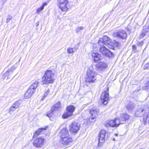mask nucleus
Returning a JSON list of instances; mask_svg holds the SVG:
<instances>
[{
    "label": "nucleus",
    "instance_id": "38",
    "mask_svg": "<svg viewBox=\"0 0 149 149\" xmlns=\"http://www.w3.org/2000/svg\"><path fill=\"white\" fill-rule=\"evenodd\" d=\"M49 93V90L48 89L47 91L44 93V95L45 96L47 97V96L48 95Z\"/></svg>",
    "mask_w": 149,
    "mask_h": 149
},
{
    "label": "nucleus",
    "instance_id": "34",
    "mask_svg": "<svg viewBox=\"0 0 149 149\" xmlns=\"http://www.w3.org/2000/svg\"><path fill=\"white\" fill-rule=\"evenodd\" d=\"M67 52L69 54H72L74 53V52L73 50V48H69L67 49Z\"/></svg>",
    "mask_w": 149,
    "mask_h": 149
},
{
    "label": "nucleus",
    "instance_id": "39",
    "mask_svg": "<svg viewBox=\"0 0 149 149\" xmlns=\"http://www.w3.org/2000/svg\"><path fill=\"white\" fill-rule=\"evenodd\" d=\"M145 89H149V81L148 82L146 85V86L145 87Z\"/></svg>",
    "mask_w": 149,
    "mask_h": 149
},
{
    "label": "nucleus",
    "instance_id": "29",
    "mask_svg": "<svg viewBox=\"0 0 149 149\" xmlns=\"http://www.w3.org/2000/svg\"><path fill=\"white\" fill-rule=\"evenodd\" d=\"M47 3L46 2H45L43 3L42 5L41 6L36 10V12L39 13V12L42 10L44 8L45 6H47Z\"/></svg>",
    "mask_w": 149,
    "mask_h": 149
},
{
    "label": "nucleus",
    "instance_id": "4",
    "mask_svg": "<svg viewBox=\"0 0 149 149\" xmlns=\"http://www.w3.org/2000/svg\"><path fill=\"white\" fill-rule=\"evenodd\" d=\"M58 3L59 8L63 12L67 11L70 8L67 0H58Z\"/></svg>",
    "mask_w": 149,
    "mask_h": 149
},
{
    "label": "nucleus",
    "instance_id": "17",
    "mask_svg": "<svg viewBox=\"0 0 149 149\" xmlns=\"http://www.w3.org/2000/svg\"><path fill=\"white\" fill-rule=\"evenodd\" d=\"M96 120L95 118L91 117L88 119L84 121V124L89 126L93 125Z\"/></svg>",
    "mask_w": 149,
    "mask_h": 149
},
{
    "label": "nucleus",
    "instance_id": "42",
    "mask_svg": "<svg viewBox=\"0 0 149 149\" xmlns=\"http://www.w3.org/2000/svg\"><path fill=\"white\" fill-rule=\"evenodd\" d=\"M46 96H45L44 95H43L42 96L41 100L42 101L43 100L45 99L46 98Z\"/></svg>",
    "mask_w": 149,
    "mask_h": 149
},
{
    "label": "nucleus",
    "instance_id": "5",
    "mask_svg": "<svg viewBox=\"0 0 149 149\" xmlns=\"http://www.w3.org/2000/svg\"><path fill=\"white\" fill-rule=\"evenodd\" d=\"M100 52L103 55L108 58H112L113 57V53L104 46L102 45L100 48Z\"/></svg>",
    "mask_w": 149,
    "mask_h": 149
},
{
    "label": "nucleus",
    "instance_id": "47",
    "mask_svg": "<svg viewBox=\"0 0 149 149\" xmlns=\"http://www.w3.org/2000/svg\"><path fill=\"white\" fill-rule=\"evenodd\" d=\"M20 60H21V58H20V59H19V62L20 61Z\"/></svg>",
    "mask_w": 149,
    "mask_h": 149
},
{
    "label": "nucleus",
    "instance_id": "19",
    "mask_svg": "<svg viewBox=\"0 0 149 149\" xmlns=\"http://www.w3.org/2000/svg\"><path fill=\"white\" fill-rule=\"evenodd\" d=\"M130 116L126 113H123L121 114L120 117L121 119V123H124L126 122L127 120H128L130 118Z\"/></svg>",
    "mask_w": 149,
    "mask_h": 149
},
{
    "label": "nucleus",
    "instance_id": "13",
    "mask_svg": "<svg viewBox=\"0 0 149 149\" xmlns=\"http://www.w3.org/2000/svg\"><path fill=\"white\" fill-rule=\"evenodd\" d=\"M97 63L95 67L97 70L102 71L105 69L107 66V64L104 62L101 61Z\"/></svg>",
    "mask_w": 149,
    "mask_h": 149
},
{
    "label": "nucleus",
    "instance_id": "16",
    "mask_svg": "<svg viewBox=\"0 0 149 149\" xmlns=\"http://www.w3.org/2000/svg\"><path fill=\"white\" fill-rule=\"evenodd\" d=\"M73 141L71 137L61 139V141L64 145H68Z\"/></svg>",
    "mask_w": 149,
    "mask_h": 149
},
{
    "label": "nucleus",
    "instance_id": "7",
    "mask_svg": "<svg viewBox=\"0 0 149 149\" xmlns=\"http://www.w3.org/2000/svg\"><path fill=\"white\" fill-rule=\"evenodd\" d=\"M109 89L107 88V91H104L103 92L100 98L102 104L104 105H106L108 103L109 98Z\"/></svg>",
    "mask_w": 149,
    "mask_h": 149
},
{
    "label": "nucleus",
    "instance_id": "21",
    "mask_svg": "<svg viewBox=\"0 0 149 149\" xmlns=\"http://www.w3.org/2000/svg\"><path fill=\"white\" fill-rule=\"evenodd\" d=\"M34 92L33 90L32 91L31 90L29 89L25 94L24 98L26 99L30 98Z\"/></svg>",
    "mask_w": 149,
    "mask_h": 149
},
{
    "label": "nucleus",
    "instance_id": "45",
    "mask_svg": "<svg viewBox=\"0 0 149 149\" xmlns=\"http://www.w3.org/2000/svg\"><path fill=\"white\" fill-rule=\"evenodd\" d=\"M115 135L116 136H117L118 135V134H115Z\"/></svg>",
    "mask_w": 149,
    "mask_h": 149
},
{
    "label": "nucleus",
    "instance_id": "3",
    "mask_svg": "<svg viewBox=\"0 0 149 149\" xmlns=\"http://www.w3.org/2000/svg\"><path fill=\"white\" fill-rule=\"evenodd\" d=\"M98 43L100 46L105 45L109 48L111 49L113 47L111 40L107 36H104L102 38H100Z\"/></svg>",
    "mask_w": 149,
    "mask_h": 149
},
{
    "label": "nucleus",
    "instance_id": "46",
    "mask_svg": "<svg viewBox=\"0 0 149 149\" xmlns=\"http://www.w3.org/2000/svg\"><path fill=\"white\" fill-rule=\"evenodd\" d=\"M113 141H115V139H114V138H113Z\"/></svg>",
    "mask_w": 149,
    "mask_h": 149
},
{
    "label": "nucleus",
    "instance_id": "41",
    "mask_svg": "<svg viewBox=\"0 0 149 149\" xmlns=\"http://www.w3.org/2000/svg\"><path fill=\"white\" fill-rule=\"evenodd\" d=\"M143 41H141L139 42L138 44V45L139 46L141 47L143 45Z\"/></svg>",
    "mask_w": 149,
    "mask_h": 149
},
{
    "label": "nucleus",
    "instance_id": "31",
    "mask_svg": "<svg viewBox=\"0 0 149 149\" xmlns=\"http://www.w3.org/2000/svg\"><path fill=\"white\" fill-rule=\"evenodd\" d=\"M143 120L144 122L149 123V113L146 116H144L143 117Z\"/></svg>",
    "mask_w": 149,
    "mask_h": 149
},
{
    "label": "nucleus",
    "instance_id": "43",
    "mask_svg": "<svg viewBox=\"0 0 149 149\" xmlns=\"http://www.w3.org/2000/svg\"><path fill=\"white\" fill-rule=\"evenodd\" d=\"M129 25H128V26H127V30L128 31H131V29H130L129 28Z\"/></svg>",
    "mask_w": 149,
    "mask_h": 149
},
{
    "label": "nucleus",
    "instance_id": "18",
    "mask_svg": "<svg viewBox=\"0 0 149 149\" xmlns=\"http://www.w3.org/2000/svg\"><path fill=\"white\" fill-rule=\"evenodd\" d=\"M135 104L132 102H128L126 106V108L128 112L132 111L135 107Z\"/></svg>",
    "mask_w": 149,
    "mask_h": 149
},
{
    "label": "nucleus",
    "instance_id": "26",
    "mask_svg": "<svg viewBox=\"0 0 149 149\" xmlns=\"http://www.w3.org/2000/svg\"><path fill=\"white\" fill-rule=\"evenodd\" d=\"M47 127L42 128L39 129L38 130L36 131L33 135V137H36L39 135L41 132L43 130H46Z\"/></svg>",
    "mask_w": 149,
    "mask_h": 149
},
{
    "label": "nucleus",
    "instance_id": "30",
    "mask_svg": "<svg viewBox=\"0 0 149 149\" xmlns=\"http://www.w3.org/2000/svg\"><path fill=\"white\" fill-rule=\"evenodd\" d=\"M21 103V101L18 100L15 102L13 106L16 109L18 108Z\"/></svg>",
    "mask_w": 149,
    "mask_h": 149
},
{
    "label": "nucleus",
    "instance_id": "8",
    "mask_svg": "<svg viewBox=\"0 0 149 149\" xmlns=\"http://www.w3.org/2000/svg\"><path fill=\"white\" fill-rule=\"evenodd\" d=\"M75 108L74 106L73 105H70L68 106L67 108V111L63 114V118H66L72 115L74 111Z\"/></svg>",
    "mask_w": 149,
    "mask_h": 149
},
{
    "label": "nucleus",
    "instance_id": "27",
    "mask_svg": "<svg viewBox=\"0 0 149 149\" xmlns=\"http://www.w3.org/2000/svg\"><path fill=\"white\" fill-rule=\"evenodd\" d=\"M115 124V127H118L120 124H124L123 123H121V119L120 118H115L114 120Z\"/></svg>",
    "mask_w": 149,
    "mask_h": 149
},
{
    "label": "nucleus",
    "instance_id": "10",
    "mask_svg": "<svg viewBox=\"0 0 149 149\" xmlns=\"http://www.w3.org/2000/svg\"><path fill=\"white\" fill-rule=\"evenodd\" d=\"M80 124L77 122H74L70 125V131L73 132H77L80 129Z\"/></svg>",
    "mask_w": 149,
    "mask_h": 149
},
{
    "label": "nucleus",
    "instance_id": "35",
    "mask_svg": "<svg viewBox=\"0 0 149 149\" xmlns=\"http://www.w3.org/2000/svg\"><path fill=\"white\" fill-rule=\"evenodd\" d=\"M12 17L10 15H8L7 16V19L6 22L8 23L10 22V20L12 19Z\"/></svg>",
    "mask_w": 149,
    "mask_h": 149
},
{
    "label": "nucleus",
    "instance_id": "23",
    "mask_svg": "<svg viewBox=\"0 0 149 149\" xmlns=\"http://www.w3.org/2000/svg\"><path fill=\"white\" fill-rule=\"evenodd\" d=\"M104 125L106 127H108L110 126L112 127H115V123L114 120L107 121L104 123Z\"/></svg>",
    "mask_w": 149,
    "mask_h": 149
},
{
    "label": "nucleus",
    "instance_id": "9",
    "mask_svg": "<svg viewBox=\"0 0 149 149\" xmlns=\"http://www.w3.org/2000/svg\"><path fill=\"white\" fill-rule=\"evenodd\" d=\"M114 36L119 38L125 39L127 36V34L123 30H118L114 33Z\"/></svg>",
    "mask_w": 149,
    "mask_h": 149
},
{
    "label": "nucleus",
    "instance_id": "33",
    "mask_svg": "<svg viewBox=\"0 0 149 149\" xmlns=\"http://www.w3.org/2000/svg\"><path fill=\"white\" fill-rule=\"evenodd\" d=\"M132 51L134 53L138 51L137 50L136 47L135 45H133L132 46Z\"/></svg>",
    "mask_w": 149,
    "mask_h": 149
},
{
    "label": "nucleus",
    "instance_id": "24",
    "mask_svg": "<svg viewBox=\"0 0 149 149\" xmlns=\"http://www.w3.org/2000/svg\"><path fill=\"white\" fill-rule=\"evenodd\" d=\"M98 109L95 108H93L90 111V113L91 116V117L95 118L97 115V111Z\"/></svg>",
    "mask_w": 149,
    "mask_h": 149
},
{
    "label": "nucleus",
    "instance_id": "28",
    "mask_svg": "<svg viewBox=\"0 0 149 149\" xmlns=\"http://www.w3.org/2000/svg\"><path fill=\"white\" fill-rule=\"evenodd\" d=\"M149 29L148 28H146V27H144L143 29L142 30L141 33V36L143 37H144L146 33L148 32Z\"/></svg>",
    "mask_w": 149,
    "mask_h": 149
},
{
    "label": "nucleus",
    "instance_id": "44",
    "mask_svg": "<svg viewBox=\"0 0 149 149\" xmlns=\"http://www.w3.org/2000/svg\"><path fill=\"white\" fill-rule=\"evenodd\" d=\"M39 22H37L36 23V25L37 27L38 26V25H39Z\"/></svg>",
    "mask_w": 149,
    "mask_h": 149
},
{
    "label": "nucleus",
    "instance_id": "37",
    "mask_svg": "<svg viewBox=\"0 0 149 149\" xmlns=\"http://www.w3.org/2000/svg\"><path fill=\"white\" fill-rule=\"evenodd\" d=\"M113 42H114V45L115 46H116V47H118V46H120V44L118 42L116 41H114Z\"/></svg>",
    "mask_w": 149,
    "mask_h": 149
},
{
    "label": "nucleus",
    "instance_id": "12",
    "mask_svg": "<svg viewBox=\"0 0 149 149\" xmlns=\"http://www.w3.org/2000/svg\"><path fill=\"white\" fill-rule=\"evenodd\" d=\"M61 107L60 102L59 101L58 102L52 106L51 109V112L49 114L48 113L47 114V116L49 117H50L52 114H53V113L55 111L59 110Z\"/></svg>",
    "mask_w": 149,
    "mask_h": 149
},
{
    "label": "nucleus",
    "instance_id": "36",
    "mask_svg": "<svg viewBox=\"0 0 149 149\" xmlns=\"http://www.w3.org/2000/svg\"><path fill=\"white\" fill-rule=\"evenodd\" d=\"M144 69H149V63H146L144 65Z\"/></svg>",
    "mask_w": 149,
    "mask_h": 149
},
{
    "label": "nucleus",
    "instance_id": "20",
    "mask_svg": "<svg viewBox=\"0 0 149 149\" xmlns=\"http://www.w3.org/2000/svg\"><path fill=\"white\" fill-rule=\"evenodd\" d=\"M144 110L145 109L143 108L142 107L137 109L135 113V116L139 117L142 116L143 114V112Z\"/></svg>",
    "mask_w": 149,
    "mask_h": 149
},
{
    "label": "nucleus",
    "instance_id": "25",
    "mask_svg": "<svg viewBox=\"0 0 149 149\" xmlns=\"http://www.w3.org/2000/svg\"><path fill=\"white\" fill-rule=\"evenodd\" d=\"M38 82L37 81H35L34 82L32 83L29 87V89L31 90V91H33L35 92V90L37 87Z\"/></svg>",
    "mask_w": 149,
    "mask_h": 149
},
{
    "label": "nucleus",
    "instance_id": "22",
    "mask_svg": "<svg viewBox=\"0 0 149 149\" xmlns=\"http://www.w3.org/2000/svg\"><path fill=\"white\" fill-rule=\"evenodd\" d=\"M17 67L15 66H13L11 68L7 70L4 74V75L6 76H8L10 73H13Z\"/></svg>",
    "mask_w": 149,
    "mask_h": 149
},
{
    "label": "nucleus",
    "instance_id": "6",
    "mask_svg": "<svg viewBox=\"0 0 149 149\" xmlns=\"http://www.w3.org/2000/svg\"><path fill=\"white\" fill-rule=\"evenodd\" d=\"M106 131L102 129L100 131V133L98 136V147H101L104 142Z\"/></svg>",
    "mask_w": 149,
    "mask_h": 149
},
{
    "label": "nucleus",
    "instance_id": "15",
    "mask_svg": "<svg viewBox=\"0 0 149 149\" xmlns=\"http://www.w3.org/2000/svg\"><path fill=\"white\" fill-rule=\"evenodd\" d=\"M93 60L95 62H97L98 61L101 59V55L97 52H93L92 55Z\"/></svg>",
    "mask_w": 149,
    "mask_h": 149
},
{
    "label": "nucleus",
    "instance_id": "14",
    "mask_svg": "<svg viewBox=\"0 0 149 149\" xmlns=\"http://www.w3.org/2000/svg\"><path fill=\"white\" fill-rule=\"evenodd\" d=\"M61 139L71 137L69 135L68 130L66 129H63L60 132Z\"/></svg>",
    "mask_w": 149,
    "mask_h": 149
},
{
    "label": "nucleus",
    "instance_id": "2",
    "mask_svg": "<svg viewBox=\"0 0 149 149\" xmlns=\"http://www.w3.org/2000/svg\"><path fill=\"white\" fill-rule=\"evenodd\" d=\"M92 69V67H90L87 71V76L86 77V79L85 80V82L87 84L93 83L96 79L95 74L93 72Z\"/></svg>",
    "mask_w": 149,
    "mask_h": 149
},
{
    "label": "nucleus",
    "instance_id": "32",
    "mask_svg": "<svg viewBox=\"0 0 149 149\" xmlns=\"http://www.w3.org/2000/svg\"><path fill=\"white\" fill-rule=\"evenodd\" d=\"M84 27L83 26L78 27L76 29V32L77 33H78L81 31V30H83L84 29Z\"/></svg>",
    "mask_w": 149,
    "mask_h": 149
},
{
    "label": "nucleus",
    "instance_id": "1",
    "mask_svg": "<svg viewBox=\"0 0 149 149\" xmlns=\"http://www.w3.org/2000/svg\"><path fill=\"white\" fill-rule=\"evenodd\" d=\"M54 74L52 71L48 70L46 71L42 78V82L43 84L48 85L54 82Z\"/></svg>",
    "mask_w": 149,
    "mask_h": 149
},
{
    "label": "nucleus",
    "instance_id": "40",
    "mask_svg": "<svg viewBox=\"0 0 149 149\" xmlns=\"http://www.w3.org/2000/svg\"><path fill=\"white\" fill-rule=\"evenodd\" d=\"M16 109L13 106H12V107H11L10 108L9 112H10V111H14Z\"/></svg>",
    "mask_w": 149,
    "mask_h": 149
},
{
    "label": "nucleus",
    "instance_id": "11",
    "mask_svg": "<svg viewBox=\"0 0 149 149\" xmlns=\"http://www.w3.org/2000/svg\"><path fill=\"white\" fill-rule=\"evenodd\" d=\"M44 140L45 139L42 137L37 138L33 142V145L36 147H41L44 143Z\"/></svg>",
    "mask_w": 149,
    "mask_h": 149
}]
</instances>
